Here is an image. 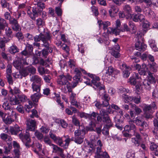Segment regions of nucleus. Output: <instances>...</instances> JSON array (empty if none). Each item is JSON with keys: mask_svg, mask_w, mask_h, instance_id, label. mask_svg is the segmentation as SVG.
Instances as JSON below:
<instances>
[{"mask_svg": "<svg viewBox=\"0 0 158 158\" xmlns=\"http://www.w3.org/2000/svg\"><path fill=\"white\" fill-rule=\"evenodd\" d=\"M150 148L152 151H157L158 149V146L154 142H149Z\"/></svg>", "mask_w": 158, "mask_h": 158, "instance_id": "79ce46f5", "label": "nucleus"}, {"mask_svg": "<svg viewBox=\"0 0 158 158\" xmlns=\"http://www.w3.org/2000/svg\"><path fill=\"white\" fill-rule=\"evenodd\" d=\"M147 69L146 65L142 64L141 68L138 71L139 74L134 73L129 79L128 82L131 85H135L136 89L138 92L141 90L142 88V79L141 75H145Z\"/></svg>", "mask_w": 158, "mask_h": 158, "instance_id": "f257e3e1", "label": "nucleus"}, {"mask_svg": "<svg viewBox=\"0 0 158 158\" xmlns=\"http://www.w3.org/2000/svg\"><path fill=\"white\" fill-rule=\"evenodd\" d=\"M21 57L20 58L21 61L23 64L24 65H27L29 64L27 62L26 59L27 56H28V53L25 50L22 51L20 53Z\"/></svg>", "mask_w": 158, "mask_h": 158, "instance_id": "6ab92c4d", "label": "nucleus"}, {"mask_svg": "<svg viewBox=\"0 0 158 158\" xmlns=\"http://www.w3.org/2000/svg\"><path fill=\"white\" fill-rule=\"evenodd\" d=\"M156 107V104L155 102H152L150 105H146L144 106L143 110L144 113H152L153 109H154Z\"/></svg>", "mask_w": 158, "mask_h": 158, "instance_id": "aec40b11", "label": "nucleus"}, {"mask_svg": "<svg viewBox=\"0 0 158 158\" xmlns=\"http://www.w3.org/2000/svg\"><path fill=\"white\" fill-rule=\"evenodd\" d=\"M118 11L119 9L117 6L112 5L110 6V9L109 10V12L111 17H114Z\"/></svg>", "mask_w": 158, "mask_h": 158, "instance_id": "5701e85b", "label": "nucleus"}, {"mask_svg": "<svg viewBox=\"0 0 158 158\" xmlns=\"http://www.w3.org/2000/svg\"><path fill=\"white\" fill-rule=\"evenodd\" d=\"M89 116H88V119H95L97 117V121L99 122H101L102 121V118L98 114L94 112H93L91 113L88 114Z\"/></svg>", "mask_w": 158, "mask_h": 158, "instance_id": "4be33fe9", "label": "nucleus"}, {"mask_svg": "<svg viewBox=\"0 0 158 158\" xmlns=\"http://www.w3.org/2000/svg\"><path fill=\"white\" fill-rule=\"evenodd\" d=\"M121 116L120 114H117L114 116V120L116 124H121L123 122V118H121Z\"/></svg>", "mask_w": 158, "mask_h": 158, "instance_id": "c9c22d12", "label": "nucleus"}, {"mask_svg": "<svg viewBox=\"0 0 158 158\" xmlns=\"http://www.w3.org/2000/svg\"><path fill=\"white\" fill-rule=\"evenodd\" d=\"M148 43L150 47L155 52L158 51V48H157L155 44V40L152 39H150L149 40Z\"/></svg>", "mask_w": 158, "mask_h": 158, "instance_id": "58836bf2", "label": "nucleus"}, {"mask_svg": "<svg viewBox=\"0 0 158 158\" xmlns=\"http://www.w3.org/2000/svg\"><path fill=\"white\" fill-rule=\"evenodd\" d=\"M96 127L95 123L91 121L88 126L86 127L85 130L84 127L82 126H80L79 128L74 131L75 137L84 136L86 131H94V128Z\"/></svg>", "mask_w": 158, "mask_h": 158, "instance_id": "20e7f679", "label": "nucleus"}, {"mask_svg": "<svg viewBox=\"0 0 158 158\" xmlns=\"http://www.w3.org/2000/svg\"><path fill=\"white\" fill-rule=\"evenodd\" d=\"M122 67H123V77L127 78L129 76L130 74L129 71L131 69L129 67L127 66L125 63H123L122 64Z\"/></svg>", "mask_w": 158, "mask_h": 158, "instance_id": "b1692460", "label": "nucleus"}, {"mask_svg": "<svg viewBox=\"0 0 158 158\" xmlns=\"http://www.w3.org/2000/svg\"><path fill=\"white\" fill-rule=\"evenodd\" d=\"M81 72L85 74L86 73L85 70L81 68H76L75 69L74 73L75 75L73 77V78L75 82L74 83L72 86L73 88L75 87L77 85V84L78 82L81 81Z\"/></svg>", "mask_w": 158, "mask_h": 158, "instance_id": "1a4fd4ad", "label": "nucleus"}, {"mask_svg": "<svg viewBox=\"0 0 158 158\" xmlns=\"http://www.w3.org/2000/svg\"><path fill=\"white\" fill-rule=\"evenodd\" d=\"M133 108L135 111V114L138 115L140 114L142 112L141 109L136 106L135 105H133Z\"/></svg>", "mask_w": 158, "mask_h": 158, "instance_id": "13d9d810", "label": "nucleus"}, {"mask_svg": "<svg viewBox=\"0 0 158 158\" xmlns=\"http://www.w3.org/2000/svg\"><path fill=\"white\" fill-rule=\"evenodd\" d=\"M99 92H98L99 94ZM105 92L103 93H101L100 94H99L100 96H102V102L103 103L105 107H107L109 105V102L110 99V98L109 96L108 95L106 94H105Z\"/></svg>", "mask_w": 158, "mask_h": 158, "instance_id": "dca6fc26", "label": "nucleus"}, {"mask_svg": "<svg viewBox=\"0 0 158 158\" xmlns=\"http://www.w3.org/2000/svg\"><path fill=\"white\" fill-rule=\"evenodd\" d=\"M84 136H80L75 137L74 138H73L71 139V141H74V142L78 144L81 143L83 141V139Z\"/></svg>", "mask_w": 158, "mask_h": 158, "instance_id": "a19ab883", "label": "nucleus"}, {"mask_svg": "<svg viewBox=\"0 0 158 158\" xmlns=\"http://www.w3.org/2000/svg\"><path fill=\"white\" fill-rule=\"evenodd\" d=\"M38 8V7H37L35 6L32 8V11L33 12V16L35 17V20L36 17L41 15V13L42 12V10L39 9Z\"/></svg>", "mask_w": 158, "mask_h": 158, "instance_id": "c756f323", "label": "nucleus"}, {"mask_svg": "<svg viewBox=\"0 0 158 158\" xmlns=\"http://www.w3.org/2000/svg\"><path fill=\"white\" fill-rule=\"evenodd\" d=\"M49 135L50 138L54 141L55 143L65 148H66L68 147L69 142L71 141V139L69 138L68 135L67 136V137L64 140L65 142V144L63 143V141L61 137L56 136L55 134H53L51 131L49 133Z\"/></svg>", "mask_w": 158, "mask_h": 158, "instance_id": "423d86ee", "label": "nucleus"}, {"mask_svg": "<svg viewBox=\"0 0 158 158\" xmlns=\"http://www.w3.org/2000/svg\"><path fill=\"white\" fill-rule=\"evenodd\" d=\"M41 83L36 84L32 83L31 84L32 89L33 92H36V93H40V87Z\"/></svg>", "mask_w": 158, "mask_h": 158, "instance_id": "7c9ffc66", "label": "nucleus"}, {"mask_svg": "<svg viewBox=\"0 0 158 158\" xmlns=\"http://www.w3.org/2000/svg\"><path fill=\"white\" fill-rule=\"evenodd\" d=\"M35 6L37 7H38V8L39 9H41L42 12L43 9L45 7V5L44 3L40 2L37 3V6Z\"/></svg>", "mask_w": 158, "mask_h": 158, "instance_id": "680f3d73", "label": "nucleus"}, {"mask_svg": "<svg viewBox=\"0 0 158 158\" xmlns=\"http://www.w3.org/2000/svg\"><path fill=\"white\" fill-rule=\"evenodd\" d=\"M118 92L119 93H127L128 92L129 90L124 88L123 87L121 86L118 88Z\"/></svg>", "mask_w": 158, "mask_h": 158, "instance_id": "0e129e2a", "label": "nucleus"}, {"mask_svg": "<svg viewBox=\"0 0 158 158\" xmlns=\"http://www.w3.org/2000/svg\"><path fill=\"white\" fill-rule=\"evenodd\" d=\"M18 98L19 99V101L21 102H24L26 101L27 97L23 94L21 93L19 94Z\"/></svg>", "mask_w": 158, "mask_h": 158, "instance_id": "864d4df0", "label": "nucleus"}, {"mask_svg": "<svg viewBox=\"0 0 158 158\" xmlns=\"http://www.w3.org/2000/svg\"><path fill=\"white\" fill-rule=\"evenodd\" d=\"M29 73L34 74L35 73L36 69L32 66H28L26 67Z\"/></svg>", "mask_w": 158, "mask_h": 158, "instance_id": "5fc2aeb1", "label": "nucleus"}, {"mask_svg": "<svg viewBox=\"0 0 158 158\" xmlns=\"http://www.w3.org/2000/svg\"><path fill=\"white\" fill-rule=\"evenodd\" d=\"M122 98L124 102L126 103H128L133 99V97L128 96L127 95L124 94L122 95Z\"/></svg>", "mask_w": 158, "mask_h": 158, "instance_id": "4c0bfd02", "label": "nucleus"}, {"mask_svg": "<svg viewBox=\"0 0 158 158\" xmlns=\"http://www.w3.org/2000/svg\"><path fill=\"white\" fill-rule=\"evenodd\" d=\"M150 26V23L147 21H146L143 23L142 27L145 32L149 29Z\"/></svg>", "mask_w": 158, "mask_h": 158, "instance_id": "09e8293b", "label": "nucleus"}, {"mask_svg": "<svg viewBox=\"0 0 158 158\" xmlns=\"http://www.w3.org/2000/svg\"><path fill=\"white\" fill-rule=\"evenodd\" d=\"M30 80L33 83L36 84L41 83V78L37 75H34L32 76L30 78Z\"/></svg>", "mask_w": 158, "mask_h": 158, "instance_id": "2f4dec72", "label": "nucleus"}, {"mask_svg": "<svg viewBox=\"0 0 158 158\" xmlns=\"http://www.w3.org/2000/svg\"><path fill=\"white\" fill-rule=\"evenodd\" d=\"M129 25L130 27L132 28L133 33H135L136 31V28L135 24L132 22L130 21L129 23Z\"/></svg>", "mask_w": 158, "mask_h": 158, "instance_id": "bf43d9fd", "label": "nucleus"}, {"mask_svg": "<svg viewBox=\"0 0 158 158\" xmlns=\"http://www.w3.org/2000/svg\"><path fill=\"white\" fill-rule=\"evenodd\" d=\"M3 121L6 124H10L14 122V119L10 116H8L6 118L3 119Z\"/></svg>", "mask_w": 158, "mask_h": 158, "instance_id": "49530a36", "label": "nucleus"}, {"mask_svg": "<svg viewBox=\"0 0 158 158\" xmlns=\"http://www.w3.org/2000/svg\"><path fill=\"white\" fill-rule=\"evenodd\" d=\"M43 96L40 93H35L31 96V98L34 103L38 102L39 99Z\"/></svg>", "mask_w": 158, "mask_h": 158, "instance_id": "c85d7f7f", "label": "nucleus"}, {"mask_svg": "<svg viewBox=\"0 0 158 158\" xmlns=\"http://www.w3.org/2000/svg\"><path fill=\"white\" fill-rule=\"evenodd\" d=\"M0 137L2 140L6 142L8 146L10 145L11 144V142L12 140L11 137L4 133L1 134Z\"/></svg>", "mask_w": 158, "mask_h": 158, "instance_id": "412c9836", "label": "nucleus"}, {"mask_svg": "<svg viewBox=\"0 0 158 158\" xmlns=\"http://www.w3.org/2000/svg\"><path fill=\"white\" fill-rule=\"evenodd\" d=\"M150 70L153 72H156L157 70V66L156 63L152 62L150 65Z\"/></svg>", "mask_w": 158, "mask_h": 158, "instance_id": "6e6d98bb", "label": "nucleus"}, {"mask_svg": "<svg viewBox=\"0 0 158 158\" xmlns=\"http://www.w3.org/2000/svg\"><path fill=\"white\" fill-rule=\"evenodd\" d=\"M38 71L40 74L41 75H42L45 73L48 74L49 72L48 69L43 67L39 68L38 69Z\"/></svg>", "mask_w": 158, "mask_h": 158, "instance_id": "c03bdc74", "label": "nucleus"}, {"mask_svg": "<svg viewBox=\"0 0 158 158\" xmlns=\"http://www.w3.org/2000/svg\"><path fill=\"white\" fill-rule=\"evenodd\" d=\"M72 78V77L68 74L66 76L62 75L59 76L57 82L58 85L61 87L62 91L64 93H67V90L65 86L70 83L69 81H70Z\"/></svg>", "mask_w": 158, "mask_h": 158, "instance_id": "7ed1b4c3", "label": "nucleus"}, {"mask_svg": "<svg viewBox=\"0 0 158 158\" xmlns=\"http://www.w3.org/2000/svg\"><path fill=\"white\" fill-rule=\"evenodd\" d=\"M100 115L102 118V121L106 123V124H111L113 125L111 120L107 112L103 109H102L100 112Z\"/></svg>", "mask_w": 158, "mask_h": 158, "instance_id": "f8f14e48", "label": "nucleus"}, {"mask_svg": "<svg viewBox=\"0 0 158 158\" xmlns=\"http://www.w3.org/2000/svg\"><path fill=\"white\" fill-rule=\"evenodd\" d=\"M110 25V23L109 21H104V23L103 25V30L104 31H106V30H107L109 28V27L108 28V27Z\"/></svg>", "mask_w": 158, "mask_h": 158, "instance_id": "052dcab7", "label": "nucleus"}, {"mask_svg": "<svg viewBox=\"0 0 158 158\" xmlns=\"http://www.w3.org/2000/svg\"><path fill=\"white\" fill-rule=\"evenodd\" d=\"M9 51L11 54H14L19 51V49L15 44H12L9 48Z\"/></svg>", "mask_w": 158, "mask_h": 158, "instance_id": "ea45409f", "label": "nucleus"}, {"mask_svg": "<svg viewBox=\"0 0 158 158\" xmlns=\"http://www.w3.org/2000/svg\"><path fill=\"white\" fill-rule=\"evenodd\" d=\"M135 126L132 123H129V124L126 125L124 127V130L125 131L128 132H135L136 128Z\"/></svg>", "mask_w": 158, "mask_h": 158, "instance_id": "a211bd4d", "label": "nucleus"}, {"mask_svg": "<svg viewBox=\"0 0 158 158\" xmlns=\"http://www.w3.org/2000/svg\"><path fill=\"white\" fill-rule=\"evenodd\" d=\"M111 107L115 110H114L113 111V113L114 114H115L116 113L117 114H120L121 116L123 115V111L117 105L113 104L111 105Z\"/></svg>", "mask_w": 158, "mask_h": 158, "instance_id": "a878e982", "label": "nucleus"}, {"mask_svg": "<svg viewBox=\"0 0 158 158\" xmlns=\"http://www.w3.org/2000/svg\"><path fill=\"white\" fill-rule=\"evenodd\" d=\"M44 141L46 144L51 146L53 149H54V148H55V146H56L52 143L51 141L48 136H46L44 137Z\"/></svg>", "mask_w": 158, "mask_h": 158, "instance_id": "f704fd0d", "label": "nucleus"}, {"mask_svg": "<svg viewBox=\"0 0 158 158\" xmlns=\"http://www.w3.org/2000/svg\"><path fill=\"white\" fill-rule=\"evenodd\" d=\"M121 23L120 20L117 19L115 23V27L114 28L109 27L107 29V33L114 34L115 35H119L121 31Z\"/></svg>", "mask_w": 158, "mask_h": 158, "instance_id": "9d476101", "label": "nucleus"}, {"mask_svg": "<svg viewBox=\"0 0 158 158\" xmlns=\"http://www.w3.org/2000/svg\"><path fill=\"white\" fill-rule=\"evenodd\" d=\"M156 118H155L153 121L155 128L152 131L154 134L158 137V111L156 113Z\"/></svg>", "mask_w": 158, "mask_h": 158, "instance_id": "f3484780", "label": "nucleus"}, {"mask_svg": "<svg viewBox=\"0 0 158 158\" xmlns=\"http://www.w3.org/2000/svg\"><path fill=\"white\" fill-rule=\"evenodd\" d=\"M100 148H97V154L95 157L96 158H110V156L106 151L103 152L101 151Z\"/></svg>", "mask_w": 158, "mask_h": 158, "instance_id": "2eb2a0df", "label": "nucleus"}, {"mask_svg": "<svg viewBox=\"0 0 158 158\" xmlns=\"http://www.w3.org/2000/svg\"><path fill=\"white\" fill-rule=\"evenodd\" d=\"M10 102L11 105H17L20 103V102L19 100H18V98L15 95H11V96H10Z\"/></svg>", "mask_w": 158, "mask_h": 158, "instance_id": "cd10ccee", "label": "nucleus"}, {"mask_svg": "<svg viewBox=\"0 0 158 158\" xmlns=\"http://www.w3.org/2000/svg\"><path fill=\"white\" fill-rule=\"evenodd\" d=\"M27 129L26 133L23 135L22 132L19 134L20 138L23 141H26L24 143L27 148H29L31 145V141L30 135L28 131H34L36 127V122L35 120L31 119H27L26 121Z\"/></svg>", "mask_w": 158, "mask_h": 158, "instance_id": "f03ea898", "label": "nucleus"}, {"mask_svg": "<svg viewBox=\"0 0 158 158\" xmlns=\"http://www.w3.org/2000/svg\"><path fill=\"white\" fill-rule=\"evenodd\" d=\"M146 15L150 18H153L155 16V14L154 12L150 9H148L146 10Z\"/></svg>", "mask_w": 158, "mask_h": 158, "instance_id": "de8ad7c7", "label": "nucleus"}, {"mask_svg": "<svg viewBox=\"0 0 158 158\" xmlns=\"http://www.w3.org/2000/svg\"><path fill=\"white\" fill-rule=\"evenodd\" d=\"M147 47L146 45L143 42V38L141 37L138 40L135 44V48L136 49L142 52L145 50Z\"/></svg>", "mask_w": 158, "mask_h": 158, "instance_id": "9b49d317", "label": "nucleus"}, {"mask_svg": "<svg viewBox=\"0 0 158 158\" xmlns=\"http://www.w3.org/2000/svg\"><path fill=\"white\" fill-rule=\"evenodd\" d=\"M21 131V130L19 127L16 124L14 127H10L9 131L12 135H17Z\"/></svg>", "mask_w": 158, "mask_h": 158, "instance_id": "bb28decb", "label": "nucleus"}, {"mask_svg": "<svg viewBox=\"0 0 158 158\" xmlns=\"http://www.w3.org/2000/svg\"><path fill=\"white\" fill-rule=\"evenodd\" d=\"M19 91H20L18 88L16 87H15L13 89L10 88L9 90V93L11 94V95H14V94H19Z\"/></svg>", "mask_w": 158, "mask_h": 158, "instance_id": "3c124183", "label": "nucleus"}, {"mask_svg": "<svg viewBox=\"0 0 158 158\" xmlns=\"http://www.w3.org/2000/svg\"><path fill=\"white\" fill-rule=\"evenodd\" d=\"M13 64L14 67L18 69H19L21 67V63L18 60L14 61Z\"/></svg>", "mask_w": 158, "mask_h": 158, "instance_id": "4d7b16f0", "label": "nucleus"}, {"mask_svg": "<svg viewBox=\"0 0 158 158\" xmlns=\"http://www.w3.org/2000/svg\"><path fill=\"white\" fill-rule=\"evenodd\" d=\"M8 116H10L11 118H13L14 119H15L17 117L15 112L13 110L10 112H8Z\"/></svg>", "mask_w": 158, "mask_h": 158, "instance_id": "e2e57ef3", "label": "nucleus"}, {"mask_svg": "<svg viewBox=\"0 0 158 158\" xmlns=\"http://www.w3.org/2000/svg\"><path fill=\"white\" fill-rule=\"evenodd\" d=\"M40 63L42 65L47 66H49L50 64H51V59H48L44 61L43 59H42L40 61Z\"/></svg>", "mask_w": 158, "mask_h": 158, "instance_id": "a18cd8bd", "label": "nucleus"}, {"mask_svg": "<svg viewBox=\"0 0 158 158\" xmlns=\"http://www.w3.org/2000/svg\"><path fill=\"white\" fill-rule=\"evenodd\" d=\"M87 75L88 76L92 78V82L94 85L93 87L99 91V94H100L101 93H103L105 92V86L103 84L98 82L100 80L99 77L90 73H87Z\"/></svg>", "mask_w": 158, "mask_h": 158, "instance_id": "0eeeda50", "label": "nucleus"}, {"mask_svg": "<svg viewBox=\"0 0 158 158\" xmlns=\"http://www.w3.org/2000/svg\"><path fill=\"white\" fill-rule=\"evenodd\" d=\"M1 3L2 8H8L9 11H10L9 9L10 4L6 2V0H1Z\"/></svg>", "mask_w": 158, "mask_h": 158, "instance_id": "603ef678", "label": "nucleus"}, {"mask_svg": "<svg viewBox=\"0 0 158 158\" xmlns=\"http://www.w3.org/2000/svg\"><path fill=\"white\" fill-rule=\"evenodd\" d=\"M148 74V79L144 80L143 81H142V86L143 85L146 89L149 90L151 89V85L152 83H155L156 81L152 73L149 72Z\"/></svg>", "mask_w": 158, "mask_h": 158, "instance_id": "6e6552de", "label": "nucleus"}, {"mask_svg": "<svg viewBox=\"0 0 158 158\" xmlns=\"http://www.w3.org/2000/svg\"><path fill=\"white\" fill-rule=\"evenodd\" d=\"M5 31L6 35L8 37H10L12 33L11 29L9 27H7Z\"/></svg>", "mask_w": 158, "mask_h": 158, "instance_id": "338daca9", "label": "nucleus"}, {"mask_svg": "<svg viewBox=\"0 0 158 158\" xmlns=\"http://www.w3.org/2000/svg\"><path fill=\"white\" fill-rule=\"evenodd\" d=\"M112 126L111 125V124H106L105 125L102 130V134L106 135H109V129Z\"/></svg>", "mask_w": 158, "mask_h": 158, "instance_id": "473e14b6", "label": "nucleus"}, {"mask_svg": "<svg viewBox=\"0 0 158 158\" xmlns=\"http://www.w3.org/2000/svg\"><path fill=\"white\" fill-rule=\"evenodd\" d=\"M36 24L39 27V30L40 31L41 29L40 28L42 27L45 25V22L44 20L40 18H39L36 20Z\"/></svg>", "mask_w": 158, "mask_h": 158, "instance_id": "e433bc0d", "label": "nucleus"}, {"mask_svg": "<svg viewBox=\"0 0 158 158\" xmlns=\"http://www.w3.org/2000/svg\"><path fill=\"white\" fill-rule=\"evenodd\" d=\"M52 36L48 32H46L44 35L41 33L39 35H36L34 37L35 42H39L41 40L43 44H42L43 47H47L48 44V42H50L52 39Z\"/></svg>", "mask_w": 158, "mask_h": 158, "instance_id": "39448f33", "label": "nucleus"}, {"mask_svg": "<svg viewBox=\"0 0 158 158\" xmlns=\"http://www.w3.org/2000/svg\"><path fill=\"white\" fill-rule=\"evenodd\" d=\"M55 122L56 123H60L61 126L63 128H66L68 126L67 123L63 119H57Z\"/></svg>", "mask_w": 158, "mask_h": 158, "instance_id": "37998d69", "label": "nucleus"}, {"mask_svg": "<svg viewBox=\"0 0 158 158\" xmlns=\"http://www.w3.org/2000/svg\"><path fill=\"white\" fill-rule=\"evenodd\" d=\"M127 158H135V152L132 150H129L127 154Z\"/></svg>", "mask_w": 158, "mask_h": 158, "instance_id": "8fccbe9b", "label": "nucleus"}, {"mask_svg": "<svg viewBox=\"0 0 158 158\" xmlns=\"http://www.w3.org/2000/svg\"><path fill=\"white\" fill-rule=\"evenodd\" d=\"M133 122L134 123H135L137 126L143 128L147 127L148 126V124L147 123L143 118L139 117L136 118L133 121Z\"/></svg>", "mask_w": 158, "mask_h": 158, "instance_id": "ddd939ff", "label": "nucleus"}, {"mask_svg": "<svg viewBox=\"0 0 158 158\" xmlns=\"http://www.w3.org/2000/svg\"><path fill=\"white\" fill-rule=\"evenodd\" d=\"M50 42H48V44L47 47H44L46 48H44L42 50V56L46 57L48 53H51L52 51V49L51 47H49Z\"/></svg>", "mask_w": 158, "mask_h": 158, "instance_id": "393cba45", "label": "nucleus"}, {"mask_svg": "<svg viewBox=\"0 0 158 158\" xmlns=\"http://www.w3.org/2000/svg\"><path fill=\"white\" fill-rule=\"evenodd\" d=\"M63 150L59 147L57 145L55 146V148H54L53 151L54 152L57 153L58 152L59 153L60 156L62 157H64L65 156L63 153Z\"/></svg>", "mask_w": 158, "mask_h": 158, "instance_id": "72a5a7b5", "label": "nucleus"}, {"mask_svg": "<svg viewBox=\"0 0 158 158\" xmlns=\"http://www.w3.org/2000/svg\"><path fill=\"white\" fill-rule=\"evenodd\" d=\"M18 23L17 20L15 18H10L9 19V23L11 25V26L14 24H16Z\"/></svg>", "mask_w": 158, "mask_h": 158, "instance_id": "69168bd1", "label": "nucleus"}, {"mask_svg": "<svg viewBox=\"0 0 158 158\" xmlns=\"http://www.w3.org/2000/svg\"><path fill=\"white\" fill-rule=\"evenodd\" d=\"M130 15L132 20L135 22H142L145 20V16L141 14H131Z\"/></svg>", "mask_w": 158, "mask_h": 158, "instance_id": "4468645a", "label": "nucleus"}, {"mask_svg": "<svg viewBox=\"0 0 158 158\" xmlns=\"http://www.w3.org/2000/svg\"><path fill=\"white\" fill-rule=\"evenodd\" d=\"M11 27L14 31H17L21 30L20 26L18 23Z\"/></svg>", "mask_w": 158, "mask_h": 158, "instance_id": "774afa93", "label": "nucleus"}]
</instances>
